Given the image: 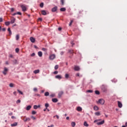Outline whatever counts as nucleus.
I'll return each instance as SVG.
<instances>
[{
	"label": "nucleus",
	"instance_id": "f257e3e1",
	"mask_svg": "<svg viewBox=\"0 0 127 127\" xmlns=\"http://www.w3.org/2000/svg\"><path fill=\"white\" fill-rule=\"evenodd\" d=\"M101 90L104 93L107 92V86L105 85H102L101 87Z\"/></svg>",
	"mask_w": 127,
	"mask_h": 127
},
{
	"label": "nucleus",
	"instance_id": "f03ea898",
	"mask_svg": "<svg viewBox=\"0 0 127 127\" xmlns=\"http://www.w3.org/2000/svg\"><path fill=\"white\" fill-rule=\"evenodd\" d=\"M57 9H58V7L57 6H55L52 8V12H55L56 11H57Z\"/></svg>",
	"mask_w": 127,
	"mask_h": 127
},
{
	"label": "nucleus",
	"instance_id": "7ed1b4c3",
	"mask_svg": "<svg viewBox=\"0 0 127 127\" xmlns=\"http://www.w3.org/2000/svg\"><path fill=\"white\" fill-rule=\"evenodd\" d=\"M55 59V55L54 54H52L49 56L50 60H54Z\"/></svg>",
	"mask_w": 127,
	"mask_h": 127
},
{
	"label": "nucleus",
	"instance_id": "20e7f679",
	"mask_svg": "<svg viewBox=\"0 0 127 127\" xmlns=\"http://www.w3.org/2000/svg\"><path fill=\"white\" fill-rule=\"evenodd\" d=\"M22 11H26V7L24 4L21 5Z\"/></svg>",
	"mask_w": 127,
	"mask_h": 127
},
{
	"label": "nucleus",
	"instance_id": "39448f33",
	"mask_svg": "<svg viewBox=\"0 0 127 127\" xmlns=\"http://www.w3.org/2000/svg\"><path fill=\"white\" fill-rule=\"evenodd\" d=\"M98 102L99 104H101V105H104V104H105V100H104L103 99H99Z\"/></svg>",
	"mask_w": 127,
	"mask_h": 127
},
{
	"label": "nucleus",
	"instance_id": "423d86ee",
	"mask_svg": "<svg viewBox=\"0 0 127 127\" xmlns=\"http://www.w3.org/2000/svg\"><path fill=\"white\" fill-rule=\"evenodd\" d=\"M64 94V92L63 91H60L58 94V98H60L61 97H62V95Z\"/></svg>",
	"mask_w": 127,
	"mask_h": 127
},
{
	"label": "nucleus",
	"instance_id": "0eeeda50",
	"mask_svg": "<svg viewBox=\"0 0 127 127\" xmlns=\"http://www.w3.org/2000/svg\"><path fill=\"white\" fill-rule=\"evenodd\" d=\"M74 69V71H79L80 70V67H79V66L75 65Z\"/></svg>",
	"mask_w": 127,
	"mask_h": 127
},
{
	"label": "nucleus",
	"instance_id": "6e6552de",
	"mask_svg": "<svg viewBox=\"0 0 127 127\" xmlns=\"http://www.w3.org/2000/svg\"><path fill=\"white\" fill-rule=\"evenodd\" d=\"M30 40L32 43H34L35 42V39H34V38H33V37H31L30 38Z\"/></svg>",
	"mask_w": 127,
	"mask_h": 127
},
{
	"label": "nucleus",
	"instance_id": "1a4fd4ad",
	"mask_svg": "<svg viewBox=\"0 0 127 127\" xmlns=\"http://www.w3.org/2000/svg\"><path fill=\"white\" fill-rule=\"evenodd\" d=\"M104 124H105V120H103L102 121H101L100 122H98L97 123V125H98V126H100L101 125H104Z\"/></svg>",
	"mask_w": 127,
	"mask_h": 127
},
{
	"label": "nucleus",
	"instance_id": "9d476101",
	"mask_svg": "<svg viewBox=\"0 0 127 127\" xmlns=\"http://www.w3.org/2000/svg\"><path fill=\"white\" fill-rule=\"evenodd\" d=\"M14 22H15V18H12L10 20V23H11V24H13Z\"/></svg>",
	"mask_w": 127,
	"mask_h": 127
},
{
	"label": "nucleus",
	"instance_id": "9b49d317",
	"mask_svg": "<svg viewBox=\"0 0 127 127\" xmlns=\"http://www.w3.org/2000/svg\"><path fill=\"white\" fill-rule=\"evenodd\" d=\"M118 107L119 108H122L123 107V104H122V102L120 101H118Z\"/></svg>",
	"mask_w": 127,
	"mask_h": 127
},
{
	"label": "nucleus",
	"instance_id": "f8f14e48",
	"mask_svg": "<svg viewBox=\"0 0 127 127\" xmlns=\"http://www.w3.org/2000/svg\"><path fill=\"white\" fill-rule=\"evenodd\" d=\"M55 78L60 80V79H62V76L60 75H57L55 76Z\"/></svg>",
	"mask_w": 127,
	"mask_h": 127
},
{
	"label": "nucleus",
	"instance_id": "ddd939ff",
	"mask_svg": "<svg viewBox=\"0 0 127 127\" xmlns=\"http://www.w3.org/2000/svg\"><path fill=\"white\" fill-rule=\"evenodd\" d=\"M41 13L43 15H46L47 13H46V11H45V10H43L41 11Z\"/></svg>",
	"mask_w": 127,
	"mask_h": 127
},
{
	"label": "nucleus",
	"instance_id": "4468645a",
	"mask_svg": "<svg viewBox=\"0 0 127 127\" xmlns=\"http://www.w3.org/2000/svg\"><path fill=\"white\" fill-rule=\"evenodd\" d=\"M52 101L53 103H57V102H58V99H57V98H53Z\"/></svg>",
	"mask_w": 127,
	"mask_h": 127
},
{
	"label": "nucleus",
	"instance_id": "2eb2a0df",
	"mask_svg": "<svg viewBox=\"0 0 127 127\" xmlns=\"http://www.w3.org/2000/svg\"><path fill=\"white\" fill-rule=\"evenodd\" d=\"M39 72H40V70L39 69H36L33 71V73L34 74H38Z\"/></svg>",
	"mask_w": 127,
	"mask_h": 127
},
{
	"label": "nucleus",
	"instance_id": "dca6fc26",
	"mask_svg": "<svg viewBox=\"0 0 127 127\" xmlns=\"http://www.w3.org/2000/svg\"><path fill=\"white\" fill-rule=\"evenodd\" d=\"M38 55L39 57H42V52H41V51L38 52Z\"/></svg>",
	"mask_w": 127,
	"mask_h": 127
},
{
	"label": "nucleus",
	"instance_id": "f3484780",
	"mask_svg": "<svg viewBox=\"0 0 127 127\" xmlns=\"http://www.w3.org/2000/svg\"><path fill=\"white\" fill-rule=\"evenodd\" d=\"M93 110L94 111H98L99 110V107L97 106H94L93 107Z\"/></svg>",
	"mask_w": 127,
	"mask_h": 127
},
{
	"label": "nucleus",
	"instance_id": "a211bd4d",
	"mask_svg": "<svg viewBox=\"0 0 127 127\" xmlns=\"http://www.w3.org/2000/svg\"><path fill=\"white\" fill-rule=\"evenodd\" d=\"M7 31L9 32V35H11L12 34V33L11 32V30H10V28H8Z\"/></svg>",
	"mask_w": 127,
	"mask_h": 127
},
{
	"label": "nucleus",
	"instance_id": "6ab92c4d",
	"mask_svg": "<svg viewBox=\"0 0 127 127\" xmlns=\"http://www.w3.org/2000/svg\"><path fill=\"white\" fill-rule=\"evenodd\" d=\"M61 11H66V8L65 7H62L60 9Z\"/></svg>",
	"mask_w": 127,
	"mask_h": 127
},
{
	"label": "nucleus",
	"instance_id": "aec40b11",
	"mask_svg": "<svg viewBox=\"0 0 127 127\" xmlns=\"http://www.w3.org/2000/svg\"><path fill=\"white\" fill-rule=\"evenodd\" d=\"M12 62H13V64L14 65H16V64H17V60H16L12 61Z\"/></svg>",
	"mask_w": 127,
	"mask_h": 127
},
{
	"label": "nucleus",
	"instance_id": "412c9836",
	"mask_svg": "<svg viewBox=\"0 0 127 127\" xmlns=\"http://www.w3.org/2000/svg\"><path fill=\"white\" fill-rule=\"evenodd\" d=\"M16 126H17V122H15L12 124H11V127H16Z\"/></svg>",
	"mask_w": 127,
	"mask_h": 127
},
{
	"label": "nucleus",
	"instance_id": "4be33fe9",
	"mask_svg": "<svg viewBox=\"0 0 127 127\" xmlns=\"http://www.w3.org/2000/svg\"><path fill=\"white\" fill-rule=\"evenodd\" d=\"M31 109V105H29L26 108V110L27 111H29V110H30Z\"/></svg>",
	"mask_w": 127,
	"mask_h": 127
},
{
	"label": "nucleus",
	"instance_id": "5701e85b",
	"mask_svg": "<svg viewBox=\"0 0 127 127\" xmlns=\"http://www.w3.org/2000/svg\"><path fill=\"white\" fill-rule=\"evenodd\" d=\"M9 24H10V22L9 21L5 22V25H6V26H8Z\"/></svg>",
	"mask_w": 127,
	"mask_h": 127
},
{
	"label": "nucleus",
	"instance_id": "b1692460",
	"mask_svg": "<svg viewBox=\"0 0 127 127\" xmlns=\"http://www.w3.org/2000/svg\"><path fill=\"white\" fill-rule=\"evenodd\" d=\"M77 111H78V112H81V111H82V108H81L80 107H77Z\"/></svg>",
	"mask_w": 127,
	"mask_h": 127
},
{
	"label": "nucleus",
	"instance_id": "393cba45",
	"mask_svg": "<svg viewBox=\"0 0 127 127\" xmlns=\"http://www.w3.org/2000/svg\"><path fill=\"white\" fill-rule=\"evenodd\" d=\"M95 116H101V113H100V112H97L95 113Z\"/></svg>",
	"mask_w": 127,
	"mask_h": 127
},
{
	"label": "nucleus",
	"instance_id": "a878e982",
	"mask_svg": "<svg viewBox=\"0 0 127 127\" xmlns=\"http://www.w3.org/2000/svg\"><path fill=\"white\" fill-rule=\"evenodd\" d=\"M83 126H84V127H89V124L87 123V122H84Z\"/></svg>",
	"mask_w": 127,
	"mask_h": 127
},
{
	"label": "nucleus",
	"instance_id": "bb28decb",
	"mask_svg": "<svg viewBox=\"0 0 127 127\" xmlns=\"http://www.w3.org/2000/svg\"><path fill=\"white\" fill-rule=\"evenodd\" d=\"M95 93L96 95H100V91H99V90H95Z\"/></svg>",
	"mask_w": 127,
	"mask_h": 127
},
{
	"label": "nucleus",
	"instance_id": "cd10ccee",
	"mask_svg": "<svg viewBox=\"0 0 127 127\" xmlns=\"http://www.w3.org/2000/svg\"><path fill=\"white\" fill-rule=\"evenodd\" d=\"M45 106L46 107V110H47V108H48V107H49V104L46 103L45 104Z\"/></svg>",
	"mask_w": 127,
	"mask_h": 127
},
{
	"label": "nucleus",
	"instance_id": "c85d7f7f",
	"mask_svg": "<svg viewBox=\"0 0 127 127\" xmlns=\"http://www.w3.org/2000/svg\"><path fill=\"white\" fill-rule=\"evenodd\" d=\"M71 125V127H75V126H76V123H75V122H72Z\"/></svg>",
	"mask_w": 127,
	"mask_h": 127
},
{
	"label": "nucleus",
	"instance_id": "c756f323",
	"mask_svg": "<svg viewBox=\"0 0 127 127\" xmlns=\"http://www.w3.org/2000/svg\"><path fill=\"white\" fill-rule=\"evenodd\" d=\"M45 96L46 97H48V96H49V92H46L45 93Z\"/></svg>",
	"mask_w": 127,
	"mask_h": 127
},
{
	"label": "nucleus",
	"instance_id": "7c9ffc66",
	"mask_svg": "<svg viewBox=\"0 0 127 127\" xmlns=\"http://www.w3.org/2000/svg\"><path fill=\"white\" fill-rule=\"evenodd\" d=\"M65 79H68V78H69V74L68 73L65 74Z\"/></svg>",
	"mask_w": 127,
	"mask_h": 127
},
{
	"label": "nucleus",
	"instance_id": "2f4dec72",
	"mask_svg": "<svg viewBox=\"0 0 127 127\" xmlns=\"http://www.w3.org/2000/svg\"><path fill=\"white\" fill-rule=\"evenodd\" d=\"M17 91L19 93V94H20V95H23V93L21 91L19 90V89H17Z\"/></svg>",
	"mask_w": 127,
	"mask_h": 127
},
{
	"label": "nucleus",
	"instance_id": "473e14b6",
	"mask_svg": "<svg viewBox=\"0 0 127 127\" xmlns=\"http://www.w3.org/2000/svg\"><path fill=\"white\" fill-rule=\"evenodd\" d=\"M70 43H71L72 46H74V45H75V43H74V41H73V40H71L70 41Z\"/></svg>",
	"mask_w": 127,
	"mask_h": 127
},
{
	"label": "nucleus",
	"instance_id": "72a5a7b5",
	"mask_svg": "<svg viewBox=\"0 0 127 127\" xmlns=\"http://www.w3.org/2000/svg\"><path fill=\"white\" fill-rule=\"evenodd\" d=\"M87 93H93V90H88L86 91Z\"/></svg>",
	"mask_w": 127,
	"mask_h": 127
},
{
	"label": "nucleus",
	"instance_id": "f704fd0d",
	"mask_svg": "<svg viewBox=\"0 0 127 127\" xmlns=\"http://www.w3.org/2000/svg\"><path fill=\"white\" fill-rule=\"evenodd\" d=\"M19 39V35H16V40H18Z\"/></svg>",
	"mask_w": 127,
	"mask_h": 127
},
{
	"label": "nucleus",
	"instance_id": "c9c22d12",
	"mask_svg": "<svg viewBox=\"0 0 127 127\" xmlns=\"http://www.w3.org/2000/svg\"><path fill=\"white\" fill-rule=\"evenodd\" d=\"M9 86V87H10V88H13V83H10Z\"/></svg>",
	"mask_w": 127,
	"mask_h": 127
},
{
	"label": "nucleus",
	"instance_id": "e433bc0d",
	"mask_svg": "<svg viewBox=\"0 0 127 127\" xmlns=\"http://www.w3.org/2000/svg\"><path fill=\"white\" fill-rule=\"evenodd\" d=\"M44 5V3H43V2H41L40 4V7H43V6Z\"/></svg>",
	"mask_w": 127,
	"mask_h": 127
},
{
	"label": "nucleus",
	"instance_id": "4c0bfd02",
	"mask_svg": "<svg viewBox=\"0 0 127 127\" xmlns=\"http://www.w3.org/2000/svg\"><path fill=\"white\" fill-rule=\"evenodd\" d=\"M27 121H30V119L29 118H27L24 121V122H27Z\"/></svg>",
	"mask_w": 127,
	"mask_h": 127
},
{
	"label": "nucleus",
	"instance_id": "58836bf2",
	"mask_svg": "<svg viewBox=\"0 0 127 127\" xmlns=\"http://www.w3.org/2000/svg\"><path fill=\"white\" fill-rule=\"evenodd\" d=\"M15 52H16V53H18V52H19V49H18V48H16V49H15Z\"/></svg>",
	"mask_w": 127,
	"mask_h": 127
},
{
	"label": "nucleus",
	"instance_id": "ea45409f",
	"mask_svg": "<svg viewBox=\"0 0 127 127\" xmlns=\"http://www.w3.org/2000/svg\"><path fill=\"white\" fill-rule=\"evenodd\" d=\"M42 50L43 51H44L45 52H46L47 51V50L46 48H43L42 49Z\"/></svg>",
	"mask_w": 127,
	"mask_h": 127
},
{
	"label": "nucleus",
	"instance_id": "a19ab883",
	"mask_svg": "<svg viewBox=\"0 0 127 127\" xmlns=\"http://www.w3.org/2000/svg\"><path fill=\"white\" fill-rule=\"evenodd\" d=\"M59 65H56L55 66V70H57V69H58V68H59Z\"/></svg>",
	"mask_w": 127,
	"mask_h": 127
},
{
	"label": "nucleus",
	"instance_id": "79ce46f5",
	"mask_svg": "<svg viewBox=\"0 0 127 127\" xmlns=\"http://www.w3.org/2000/svg\"><path fill=\"white\" fill-rule=\"evenodd\" d=\"M62 5H64V0H61Z\"/></svg>",
	"mask_w": 127,
	"mask_h": 127
},
{
	"label": "nucleus",
	"instance_id": "37998d69",
	"mask_svg": "<svg viewBox=\"0 0 127 127\" xmlns=\"http://www.w3.org/2000/svg\"><path fill=\"white\" fill-rule=\"evenodd\" d=\"M33 108H34L35 110H37V109H38V107H37V105H34Z\"/></svg>",
	"mask_w": 127,
	"mask_h": 127
},
{
	"label": "nucleus",
	"instance_id": "c03bdc74",
	"mask_svg": "<svg viewBox=\"0 0 127 127\" xmlns=\"http://www.w3.org/2000/svg\"><path fill=\"white\" fill-rule=\"evenodd\" d=\"M21 102V101H20V100L18 99V100L16 101V104H19V103H20Z\"/></svg>",
	"mask_w": 127,
	"mask_h": 127
},
{
	"label": "nucleus",
	"instance_id": "a18cd8bd",
	"mask_svg": "<svg viewBox=\"0 0 127 127\" xmlns=\"http://www.w3.org/2000/svg\"><path fill=\"white\" fill-rule=\"evenodd\" d=\"M50 97H51V98H54V97H55V94H52L50 95Z\"/></svg>",
	"mask_w": 127,
	"mask_h": 127
},
{
	"label": "nucleus",
	"instance_id": "49530a36",
	"mask_svg": "<svg viewBox=\"0 0 127 127\" xmlns=\"http://www.w3.org/2000/svg\"><path fill=\"white\" fill-rule=\"evenodd\" d=\"M72 23H73V20H71L69 24V26H71V25H72Z\"/></svg>",
	"mask_w": 127,
	"mask_h": 127
},
{
	"label": "nucleus",
	"instance_id": "de8ad7c7",
	"mask_svg": "<svg viewBox=\"0 0 127 127\" xmlns=\"http://www.w3.org/2000/svg\"><path fill=\"white\" fill-rule=\"evenodd\" d=\"M33 91L34 92H37V88L36 87L34 88Z\"/></svg>",
	"mask_w": 127,
	"mask_h": 127
},
{
	"label": "nucleus",
	"instance_id": "09e8293b",
	"mask_svg": "<svg viewBox=\"0 0 127 127\" xmlns=\"http://www.w3.org/2000/svg\"><path fill=\"white\" fill-rule=\"evenodd\" d=\"M32 114L33 115H35V114H36V112H35V111H32Z\"/></svg>",
	"mask_w": 127,
	"mask_h": 127
},
{
	"label": "nucleus",
	"instance_id": "8fccbe9b",
	"mask_svg": "<svg viewBox=\"0 0 127 127\" xmlns=\"http://www.w3.org/2000/svg\"><path fill=\"white\" fill-rule=\"evenodd\" d=\"M16 13V14H19V15H21V12H17Z\"/></svg>",
	"mask_w": 127,
	"mask_h": 127
},
{
	"label": "nucleus",
	"instance_id": "3c124183",
	"mask_svg": "<svg viewBox=\"0 0 127 127\" xmlns=\"http://www.w3.org/2000/svg\"><path fill=\"white\" fill-rule=\"evenodd\" d=\"M31 57H33V56H35V53H33L31 55Z\"/></svg>",
	"mask_w": 127,
	"mask_h": 127
},
{
	"label": "nucleus",
	"instance_id": "603ef678",
	"mask_svg": "<svg viewBox=\"0 0 127 127\" xmlns=\"http://www.w3.org/2000/svg\"><path fill=\"white\" fill-rule=\"evenodd\" d=\"M8 70V69H7V68L4 67V71L7 72V71Z\"/></svg>",
	"mask_w": 127,
	"mask_h": 127
},
{
	"label": "nucleus",
	"instance_id": "864d4df0",
	"mask_svg": "<svg viewBox=\"0 0 127 127\" xmlns=\"http://www.w3.org/2000/svg\"><path fill=\"white\" fill-rule=\"evenodd\" d=\"M54 74H55V75L58 74V71H55L54 72Z\"/></svg>",
	"mask_w": 127,
	"mask_h": 127
},
{
	"label": "nucleus",
	"instance_id": "5fc2aeb1",
	"mask_svg": "<svg viewBox=\"0 0 127 127\" xmlns=\"http://www.w3.org/2000/svg\"><path fill=\"white\" fill-rule=\"evenodd\" d=\"M11 12H13V11H14V9L13 8H11Z\"/></svg>",
	"mask_w": 127,
	"mask_h": 127
},
{
	"label": "nucleus",
	"instance_id": "6e6d98bb",
	"mask_svg": "<svg viewBox=\"0 0 127 127\" xmlns=\"http://www.w3.org/2000/svg\"><path fill=\"white\" fill-rule=\"evenodd\" d=\"M68 52L69 53H70L71 54H72V53H73V51L71 50H69L68 51Z\"/></svg>",
	"mask_w": 127,
	"mask_h": 127
},
{
	"label": "nucleus",
	"instance_id": "4d7b16f0",
	"mask_svg": "<svg viewBox=\"0 0 127 127\" xmlns=\"http://www.w3.org/2000/svg\"><path fill=\"white\" fill-rule=\"evenodd\" d=\"M36 96H37L38 97H41L40 94H35V96L36 97Z\"/></svg>",
	"mask_w": 127,
	"mask_h": 127
},
{
	"label": "nucleus",
	"instance_id": "13d9d810",
	"mask_svg": "<svg viewBox=\"0 0 127 127\" xmlns=\"http://www.w3.org/2000/svg\"><path fill=\"white\" fill-rule=\"evenodd\" d=\"M12 115H13V113H12V112H11L8 114V116H12Z\"/></svg>",
	"mask_w": 127,
	"mask_h": 127
},
{
	"label": "nucleus",
	"instance_id": "bf43d9fd",
	"mask_svg": "<svg viewBox=\"0 0 127 127\" xmlns=\"http://www.w3.org/2000/svg\"><path fill=\"white\" fill-rule=\"evenodd\" d=\"M58 30H59V31H61V30H62V28L59 27V28H58Z\"/></svg>",
	"mask_w": 127,
	"mask_h": 127
},
{
	"label": "nucleus",
	"instance_id": "052dcab7",
	"mask_svg": "<svg viewBox=\"0 0 127 127\" xmlns=\"http://www.w3.org/2000/svg\"><path fill=\"white\" fill-rule=\"evenodd\" d=\"M31 119H33L34 120H35L36 118L34 117V116H31Z\"/></svg>",
	"mask_w": 127,
	"mask_h": 127
},
{
	"label": "nucleus",
	"instance_id": "680f3d73",
	"mask_svg": "<svg viewBox=\"0 0 127 127\" xmlns=\"http://www.w3.org/2000/svg\"><path fill=\"white\" fill-rule=\"evenodd\" d=\"M2 17H0V22H2Z\"/></svg>",
	"mask_w": 127,
	"mask_h": 127
},
{
	"label": "nucleus",
	"instance_id": "e2e57ef3",
	"mask_svg": "<svg viewBox=\"0 0 127 127\" xmlns=\"http://www.w3.org/2000/svg\"><path fill=\"white\" fill-rule=\"evenodd\" d=\"M5 30H6L5 28H2V31H5Z\"/></svg>",
	"mask_w": 127,
	"mask_h": 127
},
{
	"label": "nucleus",
	"instance_id": "0e129e2a",
	"mask_svg": "<svg viewBox=\"0 0 127 127\" xmlns=\"http://www.w3.org/2000/svg\"><path fill=\"white\" fill-rule=\"evenodd\" d=\"M2 73H3V74L4 75H6V72L5 71H2Z\"/></svg>",
	"mask_w": 127,
	"mask_h": 127
},
{
	"label": "nucleus",
	"instance_id": "69168bd1",
	"mask_svg": "<svg viewBox=\"0 0 127 127\" xmlns=\"http://www.w3.org/2000/svg\"><path fill=\"white\" fill-rule=\"evenodd\" d=\"M97 122H99V120H94V123H97Z\"/></svg>",
	"mask_w": 127,
	"mask_h": 127
},
{
	"label": "nucleus",
	"instance_id": "338daca9",
	"mask_svg": "<svg viewBox=\"0 0 127 127\" xmlns=\"http://www.w3.org/2000/svg\"><path fill=\"white\" fill-rule=\"evenodd\" d=\"M38 20H40V21H42V18H39Z\"/></svg>",
	"mask_w": 127,
	"mask_h": 127
},
{
	"label": "nucleus",
	"instance_id": "774afa93",
	"mask_svg": "<svg viewBox=\"0 0 127 127\" xmlns=\"http://www.w3.org/2000/svg\"><path fill=\"white\" fill-rule=\"evenodd\" d=\"M13 94L15 95V96H16V91H14L13 92Z\"/></svg>",
	"mask_w": 127,
	"mask_h": 127
}]
</instances>
